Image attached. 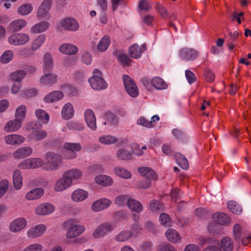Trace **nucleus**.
Wrapping results in <instances>:
<instances>
[{
	"label": "nucleus",
	"instance_id": "4c0bfd02",
	"mask_svg": "<svg viewBox=\"0 0 251 251\" xmlns=\"http://www.w3.org/2000/svg\"><path fill=\"white\" fill-rule=\"evenodd\" d=\"M176 160L179 166L184 170H187L189 168V163L187 159L181 154H176Z\"/></svg>",
	"mask_w": 251,
	"mask_h": 251
},
{
	"label": "nucleus",
	"instance_id": "680f3d73",
	"mask_svg": "<svg viewBox=\"0 0 251 251\" xmlns=\"http://www.w3.org/2000/svg\"><path fill=\"white\" fill-rule=\"evenodd\" d=\"M9 183L7 180H4L0 182V198H1L8 190Z\"/></svg>",
	"mask_w": 251,
	"mask_h": 251
},
{
	"label": "nucleus",
	"instance_id": "3c124183",
	"mask_svg": "<svg viewBox=\"0 0 251 251\" xmlns=\"http://www.w3.org/2000/svg\"><path fill=\"white\" fill-rule=\"evenodd\" d=\"M60 88L66 94L69 95L76 96L78 94V92L75 88L68 84L62 85Z\"/></svg>",
	"mask_w": 251,
	"mask_h": 251
},
{
	"label": "nucleus",
	"instance_id": "338daca9",
	"mask_svg": "<svg viewBox=\"0 0 251 251\" xmlns=\"http://www.w3.org/2000/svg\"><path fill=\"white\" fill-rule=\"evenodd\" d=\"M102 169L100 165H93L88 168V171L90 173H99L102 172Z\"/></svg>",
	"mask_w": 251,
	"mask_h": 251
},
{
	"label": "nucleus",
	"instance_id": "5fc2aeb1",
	"mask_svg": "<svg viewBox=\"0 0 251 251\" xmlns=\"http://www.w3.org/2000/svg\"><path fill=\"white\" fill-rule=\"evenodd\" d=\"M118 61L125 67L130 65L131 60L129 58L128 55L124 53H120L118 56Z\"/></svg>",
	"mask_w": 251,
	"mask_h": 251
},
{
	"label": "nucleus",
	"instance_id": "aec40b11",
	"mask_svg": "<svg viewBox=\"0 0 251 251\" xmlns=\"http://www.w3.org/2000/svg\"><path fill=\"white\" fill-rule=\"evenodd\" d=\"M52 5L51 0H44L37 12L38 17H42L47 15Z\"/></svg>",
	"mask_w": 251,
	"mask_h": 251
},
{
	"label": "nucleus",
	"instance_id": "774afa93",
	"mask_svg": "<svg viewBox=\"0 0 251 251\" xmlns=\"http://www.w3.org/2000/svg\"><path fill=\"white\" fill-rule=\"evenodd\" d=\"M159 248L160 251H176L175 248L169 244H161Z\"/></svg>",
	"mask_w": 251,
	"mask_h": 251
},
{
	"label": "nucleus",
	"instance_id": "09e8293b",
	"mask_svg": "<svg viewBox=\"0 0 251 251\" xmlns=\"http://www.w3.org/2000/svg\"><path fill=\"white\" fill-rule=\"evenodd\" d=\"M26 107L24 105H21L19 106L15 112V117L16 119H20L22 120L23 122V120L25 119L26 115Z\"/></svg>",
	"mask_w": 251,
	"mask_h": 251
},
{
	"label": "nucleus",
	"instance_id": "c03bdc74",
	"mask_svg": "<svg viewBox=\"0 0 251 251\" xmlns=\"http://www.w3.org/2000/svg\"><path fill=\"white\" fill-rule=\"evenodd\" d=\"M35 114L38 120L44 123H47L49 121V115L44 110L38 109L35 111Z\"/></svg>",
	"mask_w": 251,
	"mask_h": 251
},
{
	"label": "nucleus",
	"instance_id": "412c9836",
	"mask_svg": "<svg viewBox=\"0 0 251 251\" xmlns=\"http://www.w3.org/2000/svg\"><path fill=\"white\" fill-rule=\"evenodd\" d=\"M54 210L52 205L50 203H43L39 205L35 209V212L38 215H45L50 214Z\"/></svg>",
	"mask_w": 251,
	"mask_h": 251
},
{
	"label": "nucleus",
	"instance_id": "0eeeda50",
	"mask_svg": "<svg viewBox=\"0 0 251 251\" xmlns=\"http://www.w3.org/2000/svg\"><path fill=\"white\" fill-rule=\"evenodd\" d=\"M51 71H44V75L41 77L40 82L46 86H51L56 83L57 76L50 72Z\"/></svg>",
	"mask_w": 251,
	"mask_h": 251
},
{
	"label": "nucleus",
	"instance_id": "603ef678",
	"mask_svg": "<svg viewBox=\"0 0 251 251\" xmlns=\"http://www.w3.org/2000/svg\"><path fill=\"white\" fill-rule=\"evenodd\" d=\"M99 141L102 144L109 145L115 143L117 141V139L114 136L106 135L100 137Z\"/></svg>",
	"mask_w": 251,
	"mask_h": 251
},
{
	"label": "nucleus",
	"instance_id": "9d476101",
	"mask_svg": "<svg viewBox=\"0 0 251 251\" xmlns=\"http://www.w3.org/2000/svg\"><path fill=\"white\" fill-rule=\"evenodd\" d=\"M179 54L181 58L188 61L195 59L198 55V52L193 49L184 48L179 50Z\"/></svg>",
	"mask_w": 251,
	"mask_h": 251
},
{
	"label": "nucleus",
	"instance_id": "864d4df0",
	"mask_svg": "<svg viewBox=\"0 0 251 251\" xmlns=\"http://www.w3.org/2000/svg\"><path fill=\"white\" fill-rule=\"evenodd\" d=\"M132 236V232L129 231H124L116 236L117 241L123 242L128 240Z\"/></svg>",
	"mask_w": 251,
	"mask_h": 251
},
{
	"label": "nucleus",
	"instance_id": "473e14b6",
	"mask_svg": "<svg viewBox=\"0 0 251 251\" xmlns=\"http://www.w3.org/2000/svg\"><path fill=\"white\" fill-rule=\"evenodd\" d=\"M95 181L97 183L104 186L111 185L113 182L110 177L105 175H99L96 176Z\"/></svg>",
	"mask_w": 251,
	"mask_h": 251
},
{
	"label": "nucleus",
	"instance_id": "0e129e2a",
	"mask_svg": "<svg viewBox=\"0 0 251 251\" xmlns=\"http://www.w3.org/2000/svg\"><path fill=\"white\" fill-rule=\"evenodd\" d=\"M105 116L107 119L108 123L111 124V125H117V119L114 114L111 113H106Z\"/></svg>",
	"mask_w": 251,
	"mask_h": 251
},
{
	"label": "nucleus",
	"instance_id": "49530a36",
	"mask_svg": "<svg viewBox=\"0 0 251 251\" xmlns=\"http://www.w3.org/2000/svg\"><path fill=\"white\" fill-rule=\"evenodd\" d=\"M63 149L64 150H68L72 152L76 153L79 151L81 149V146L79 143H65L63 145Z\"/></svg>",
	"mask_w": 251,
	"mask_h": 251
},
{
	"label": "nucleus",
	"instance_id": "37998d69",
	"mask_svg": "<svg viewBox=\"0 0 251 251\" xmlns=\"http://www.w3.org/2000/svg\"><path fill=\"white\" fill-rule=\"evenodd\" d=\"M116 156L119 160H128L131 159L132 154L126 150L120 149L117 151Z\"/></svg>",
	"mask_w": 251,
	"mask_h": 251
},
{
	"label": "nucleus",
	"instance_id": "a211bd4d",
	"mask_svg": "<svg viewBox=\"0 0 251 251\" xmlns=\"http://www.w3.org/2000/svg\"><path fill=\"white\" fill-rule=\"evenodd\" d=\"M32 153V149L30 147H23L13 153V156L17 159L24 158L30 156Z\"/></svg>",
	"mask_w": 251,
	"mask_h": 251
},
{
	"label": "nucleus",
	"instance_id": "79ce46f5",
	"mask_svg": "<svg viewBox=\"0 0 251 251\" xmlns=\"http://www.w3.org/2000/svg\"><path fill=\"white\" fill-rule=\"evenodd\" d=\"M110 43V39L108 36H104L99 42L97 49L101 52L104 51L108 47Z\"/></svg>",
	"mask_w": 251,
	"mask_h": 251
},
{
	"label": "nucleus",
	"instance_id": "13d9d810",
	"mask_svg": "<svg viewBox=\"0 0 251 251\" xmlns=\"http://www.w3.org/2000/svg\"><path fill=\"white\" fill-rule=\"evenodd\" d=\"M156 8L162 18L166 19L169 17V13L166 8L162 4L159 3H157Z\"/></svg>",
	"mask_w": 251,
	"mask_h": 251
},
{
	"label": "nucleus",
	"instance_id": "39448f33",
	"mask_svg": "<svg viewBox=\"0 0 251 251\" xmlns=\"http://www.w3.org/2000/svg\"><path fill=\"white\" fill-rule=\"evenodd\" d=\"M29 40L28 35L25 33H15L9 38L10 44L15 45H22L27 43Z\"/></svg>",
	"mask_w": 251,
	"mask_h": 251
},
{
	"label": "nucleus",
	"instance_id": "69168bd1",
	"mask_svg": "<svg viewBox=\"0 0 251 251\" xmlns=\"http://www.w3.org/2000/svg\"><path fill=\"white\" fill-rule=\"evenodd\" d=\"M43 249V246L38 244L30 245L25 248L23 251H41Z\"/></svg>",
	"mask_w": 251,
	"mask_h": 251
},
{
	"label": "nucleus",
	"instance_id": "8fccbe9b",
	"mask_svg": "<svg viewBox=\"0 0 251 251\" xmlns=\"http://www.w3.org/2000/svg\"><path fill=\"white\" fill-rule=\"evenodd\" d=\"M150 209L153 212H160L163 210V206L160 201L153 200L150 203Z\"/></svg>",
	"mask_w": 251,
	"mask_h": 251
},
{
	"label": "nucleus",
	"instance_id": "dca6fc26",
	"mask_svg": "<svg viewBox=\"0 0 251 251\" xmlns=\"http://www.w3.org/2000/svg\"><path fill=\"white\" fill-rule=\"evenodd\" d=\"M46 230V227L43 225H38L31 227L27 232L29 238H34L42 235Z\"/></svg>",
	"mask_w": 251,
	"mask_h": 251
},
{
	"label": "nucleus",
	"instance_id": "4be33fe9",
	"mask_svg": "<svg viewBox=\"0 0 251 251\" xmlns=\"http://www.w3.org/2000/svg\"><path fill=\"white\" fill-rule=\"evenodd\" d=\"M218 245L221 251H232L234 248L233 243L228 237H223Z\"/></svg>",
	"mask_w": 251,
	"mask_h": 251
},
{
	"label": "nucleus",
	"instance_id": "58836bf2",
	"mask_svg": "<svg viewBox=\"0 0 251 251\" xmlns=\"http://www.w3.org/2000/svg\"><path fill=\"white\" fill-rule=\"evenodd\" d=\"M151 85L158 90L166 89L167 86L165 82L159 77H155L152 79Z\"/></svg>",
	"mask_w": 251,
	"mask_h": 251
},
{
	"label": "nucleus",
	"instance_id": "c9c22d12",
	"mask_svg": "<svg viewBox=\"0 0 251 251\" xmlns=\"http://www.w3.org/2000/svg\"><path fill=\"white\" fill-rule=\"evenodd\" d=\"M53 58L50 53H46L44 56V71H51L53 68Z\"/></svg>",
	"mask_w": 251,
	"mask_h": 251
},
{
	"label": "nucleus",
	"instance_id": "f03ea898",
	"mask_svg": "<svg viewBox=\"0 0 251 251\" xmlns=\"http://www.w3.org/2000/svg\"><path fill=\"white\" fill-rule=\"evenodd\" d=\"M75 220L70 219L64 223V227L68 228L66 233V237L68 238L78 236L84 230V227L83 226L76 225L75 224Z\"/></svg>",
	"mask_w": 251,
	"mask_h": 251
},
{
	"label": "nucleus",
	"instance_id": "7c9ffc66",
	"mask_svg": "<svg viewBox=\"0 0 251 251\" xmlns=\"http://www.w3.org/2000/svg\"><path fill=\"white\" fill-rule=\"evenodd\" d=\"M22 180V173L19 170H16L13 175V183L16 189L19 190L21 188L23 185Z\"/></svg>",
	"mask_w": 251,
	"mask_h": 251
},
{
	"label": "nucleus",
	"instance_id": "e433bc0d",
	"mask_svg": "<svg viewBox=\"0 0 251 251\" xmlns=\"http://www.w3.org/2000/svg\"><path fill=\"white\" fill-rule=\"evenodd\" d=\"M114 171L117 176L126 179L131 177V173L124 168L117 167L114 169Z\"/></svg>",
	"mask_w": 251,
	"mask_h": 251
},
{
	"label": "nucleus",
	"instance_id": "393cba45",
	"mask_svg": "<svg viewBox=\"0 0 251 251\" xmlns=\"http://www.w3.org/2000/svg\"><path fill=\"white\" fill-rule=\"evenodd\" d=\"M27 25L26 22L24 19H18L12 22L9 26L11 31H17L22 30Z\"/></svg>",
	"mask_w": 251,
	"mask_h": 251
},
{
	"label": "nucleus",
	"instance_id": "bb28decb",
	"mask_svg": "<svg viewBox=\"0 0 251 251\" xmlns=\"http://www.w3.org/2000/svg\"><path fill=\"white\" fill-rule=\"evenodd\" d=\"M88 193L81 189L75 190L72 194V199L75 201H80L88 197Z\"/></svg>",
	"mask_w": 251,
	"mask_h": 251
},
{
	"label": "nucleus",
	"instance_id": "de8ad7c7",
	"mask_svg": "<svg viewBox=\"0 0 251 251\" xmlns=\"http://www.w3.org/2000/svg\"><path fill=\"white\" fill-rule=\"evenodd\" d=\"M227 206L229 210L236 214H240L242 211V208L235 201H230L228 202Z\"/></svg>",
	"mask_w": 251,
	"mask_h": 251
},
{
	"label": "nucleus",
	"instance_id": "6e6552de",
	"mask_svg": "<svg viewBox=\"0 0 251 251\" xmlns=\"http://www.w3.org/2000/svg\"><path fill=\"white\" fill-rule=\"evenodd\" d=\"M89 83L94 90H102L107 87V83L100 77L98 76H92L89 79Z\"/></svg>",
	"mask_w": 251,
	"mask_h": 251
},
{
	"label": "nucleus",
	"instance_id": "2eb2a0df",
	"mask_svg": "<svg viewBox=\"0 0 251 251\" xmlns=\"http://www.w3.org/2000/svg\"><path fill=\"white\" fill-rule=\"evenodd\" d=\"M4 141L7 144L16 145L24 143L25 138L22 135L14 134L5 136Z\"/></svg>",
	"mask_w": 251,
	"mask_h": 251
},
{
	"label": "nucleus",
	"instance_id": "9b49d317",
	"mask_svg": "<svg viewBox=\"0 0 251 251\" xmlns=\"http://www.w3.org/2000/svg\"><path fill=\"white\" fill-rule=\"evenodd\" d=\"M113 229V227L108 223L101 224L94 231L93 235L95 238L102 237Z\"/></svg>",
	"mask_w": 251,
	"mask_h": 251
},
{
	"label": "nucleus",
	"instance_id": "423d86ee",
	"mask_svg": "<svg viewBox=\"0 0 251 251\" xmlns=\"http://www.w3.org/2000/svg\"><path fill=\"white\" fill-rule=\"evenodd\" d=\"M60 25L65 30L76 31L78 29V23L74 18H64L60 21Z\"/></svg>",
	"mask_w": 251,
	"mask_h": 251
},
{
	"label": "nucleus",
	"instance_id": "cd10ccee",
	"mask_svg": "<svg viewBox=\"0 0 251 251\" xmlns=\"http://www.w3.org/2000/svg\"><path fill=\"white\" fill-rule=\"evenodd\" d=\"M127 205L130 210L137 213L141 212L143 209L142 204L139 201L132 199L127 200Z\"/></svg>",
	"mask_w": 251,
	"mask_h": 251
},
{
	"label": "nucleus",
	"instance_id": "e2e57ef3",
	"mask_svg": "<svg viewBox=\"0 0 251 251\" xmlns=\"http://www.w3.org/2000/svg\"><path fill=\"white\" fill-rule=\"evenodd\" d=\"M170 220L169 216L165 213H162L160 216L159 220L162 225L169 226L170 225Z\"/></svg>",
	"mask_w": 251,
	"mask_h": 251
},
{
	"label": "nucleus",
	"instance_id": "bf43d9fd",
	"mask_svg": "<svg viewBox=\"0 0 251 251\" xmlns=\"http://www.w3.org/2000/svg\"><path fill=\"white\" fill-rule=\"evenodd\" d=\"M69 129L74 130H81L83 129V125L81 123L70 121L67 123Z\"/></svg>",
	"mask_w": 251,
	"mask_h": 251
},
{
	"label": "nucleus",
	"instance_id": "c85d7f7f",
	"mask_svg": "<svg viewBox=\"0 0 251 251\" xmlns=\"http://www.w3.org/2000/svg\"><path fill=\"white\" fill-rule=\"evenodd\" d=\"M74 114L73 106L71 103H67L63 106L62 110V116L66 120L71 119Z\"/></svg>",
	"mask_w": 251,
	"mask_h": 251
},
{
	"label": "nucleus",
	"instance_id": "052dcab7",
	"mask_svg": "<svg viewBox=\"0 0 251 251\" xmlns=\"http://www.w3.org/2000/svg\"><path fill=\"white\" fill-rule=\"evenodd\" d=\"M46 39V36L44 34L39 35L34 41L33 43V49H37L39 48L44 42Z\"/></svg>",
	"mask_w": 251,
	"mask_h": 251
},
{
	"label": "nucleus",
	"instance_id": "72a5a7b5",
	"mask_svg": "<svg viewBox=\"0 0 251 251\" xmlns=\"http://www.w3.org/2000/svg\"><path fill=\"white\" fill-rule=\"evenodd\" d=\"M142 49L137 44H134L129 48V54L131 57L137 59L141 57Z\"/></svg>",
	"mask_w": 251,
	"mask_h": 251
},
{
	"label": "nucleus",
	"instance_id": "f3484780",
	"mask_svg": "<svg viewBox=\"0 0 251 251\" xmlns=\"http://www.w3.org/2000/svg\"><path fill=\"white\" fill-rule=\"evenodd\" d=\"M138 172L142 176L148 180H155L157 179V175L151 169L148 167H140L138 169Z\"/></svg>",
	"mask_w": 251,
	"mask_h": 251
},
{
	"label": "nucleus",
	"instance_id": "a19ab883",
	"mask_svg": "<svg viewBox=\"0 0 251 251\" xmlns=\"http://www.w3.org/2000/svg\"><path fill=\"white\" fill-rule=\"evenodd\" d=\"M26 73L24 70H18L10 75V79L14 82H20L25 76Z\"/></svg>",
	"mask_w": 251,
	"mask_h": 251
},
{
	"label": "nucleus",
	"instance_id": "4468645a",
	"mask_svg": "<svg viewBox=\"0 0 251 251\" xmlns=\"http://www.w3.org/2000/svg\"><path fill=\"white\" fill-rule=\"evenodd\" d=\"M111 204V201L107 199H101L94 201L92 209L95 211H100L107 208Z\"/></svg>",
	"mask_w": 251,
	"mask_h": 251
},
{
	"label": "nucleus",
	"instance_id": "5701e85b",
	"mask_svg": "<svg viewBox=\"0 0 251 251\" xmlns=\"http://www.w3.org/2000/svg\"><path fill=\"white\" fill-rule=\"evenodd\" d=\"M48 133L45 130L37 129L32 131L28 138L31 140L39 142L45 139Z\"/></svg>",
	"mask_w": 251,
	"mask_h": 251
},
{
	"label": "nucleus",
	"instance_id": "a18cd8bd",
	"mask_svg": "<svg viewBox=\"0 0 251 251\" xmlns=\"http://www.w3.org/2000/svg\"><path fill=\"white\" fill-rule=\"evenodd\" d=\"M29 169H34L40 167L44 164V161L41 158H33L28 159Z\"/></svg>",
	"mask_w": 251,
	"mask_h": 251
},
{
	"label": "nucleus",
	"instance_id": "f257e3e1",
	"mask_svg": "<svg viewBox=\"0 0 251 251\" xmlns=\"http://www.w3.org/2000/svg\"><path fill=\"white\" fill-rule=\"evenodd\" d=\"M82 175V172L76 169L66 171L62 177L56 183L55 190L61 191L66 189L71 185L73 180L80 178Z\"/></svg>",
	"mask_w": 251,
	"mask_h": 251
},
{
	"label": "nucleus",
	"instance_id": "6e6d98bb",
	"mask_svg": "<svg viewBox=\"0 0 251 251\" xmlns=\"http://www.w3.org/2000/svg\"><path fill=\"white\" fill-rule=\"evenodd\" d=\"M13 57V53L11 50H6L3 53L0 57V61L3 63H7L10 62Z\"/></svg>",
	"mask_w": 251,
	"mask_h": 251
},
{
	"label": "nucleus",
	"instance_id": "4d7b16f0",
	"mask_svg": "<svg viewBox=\"0 0 251 251\" xmlns=\"http://www.w3.org/2000/svg\"><path fill=\"white\" fill-rule=\"evenodd\" d=\"M241 226L236 224L233 228V235L234 239L238 243H239L241 237Z\"/></svg>",
	"mask_w": 251,
	"mask_h": 251
},
{
	"label": "nucleus",
	"instance_id": "20e7f679",
	"mask_svg": "<svg viewBox=\"0 0 251 251\" xmlns=\"http://www.w3.org/2000/svg\"><path fill=\"white\" fill-rule=\"evenodd\" d=\"M123 81L126 92L132 97H137L139 94L138 89L133 79L125 75L123 76Z\"/></svg>",
	"mask_w": 251,
	"mask_h": 251
},
{
	"label": "nucleus",
	"instance_id": "b1692460",
	"mask_svg": "<svg viewBox=\"0 0 251 251\" xmlns=\"http://www.w3.org/2000/svg\"><path fill=\"white\" fill-rule=\"evenodd\" d=\"M212 219L217 224L223 225H227L230 221L229 217L226 214L221 212L214 213L212 216Z\"/></svg>",
	"mask_w": 251,
	"mask_h": 251
},
{
	"label": "nucleus",
	"instance_id": "6ab92c4d",
	"mask_svg": "<svg viewBox=\"0 0 251 251\" xmlns=\"http://www.w3.org/2000/svg\"><path fill=\"white\" fill-rule=\"evenodd\" d=\"M64 97L62 91H54L48 94L44 98V100L47 103H52L61 100Z\"/></svg>",
	"mask_w": 251,
	"mask_h": 251
},
{
	"label": "nucleus",
	"instance_id": "ddd939ff",
	"mask_svg": "<svg viewBox=\"0 0 251 251\" xmlns=\"http://www.w3.org/2000/svg\"><path fill=\"white\" fill-rule=\"evenodd\" d=\"M26 225V221L24 218H18L10 224L9 229L12 232H17L25 228Z\"/></svg>",
	"mask_w": 251,
	"mask_h": 251
},
{
	"label": "nucleus",
	"instance_id": "ea45409f",
	"mask_svg": "<svg viewBox=\"0 0 251 251\" xmlns=\"http://www.w3.org/2000/svg\"><path fill=\"white\" fill-rule=\"evenodd\" d=\"M33 9L32 6L30 3H26L21 5L17 9V13L22 16L27 15L29 14Z\"/></svg>",
	"mask_w": 251,
	"mask_h": 251
},
{
	"label": "nucleus",
	"instance_id": "1a4fd4ad",
	"mask_svg": "<svg viewBox=\"0 0 251 251\" xmlns=\"http://www.w3.org/2000/svg\"><path fill=\"white\" fill-rule=\"evenodd\" d=\"M23 122L20 119H15L8 121L4 126L3 130L6 132L17 131L22 126Z\"/></svg>",
	"mask_w": 251,
	"mask_h": 251
},
{
	"label": "nucleus",
	"instance_id": "7ed1b4c3",
	"mask_svg": "<svg viewBox=\"0 0 251 251\" xmlns=\"http://www.w3.org/2000/svg\"><path fill=\"white\" fill-rule=\"evenodd\" d=\"M47 165L48 166L47 169L49 171L57 170L61 165L62 160L60 155L51 151H48L45 155Z\"/></svg>",
	"mask_w": 251,
	"mask_h": 251
},
{
	"label": "nucleus",
	"instance_id": "f704fd0d",
	"mask_svg": "<svg viewBox=\"0 0 251 251\" xmlns=\"http://www.w3.org/2000/svg\"><path fill=\"white\" fill-rule=\"evenodd\" d=\"M50 24L47 21H42L32 26L31 31H45L48 29Z\"/></svg>",
	"mask_w": 251,
	"mask_h": 251
},
{
	"label": "nucleus",
	"instance_id": "f8f14e48",
	"mask_svg": "<svg viewBox=\"0 0 251 251\" xmlns=\"http://www.w3.org/2000/svg\"><path fill=\"white\" fill-rule=\"evenodd\" d=\"M84 117L87 126L92 130H95L97 129L96 118L93 112L89 109L86 110Z\"/></svg>",
	"mask_w": 251,
	"mask_h": 251
},
{
	"label": "nucleus",
	"instance_id": "a878e982",
	"mask_svg": "<svg viewBox=\"0 0 251 251\" xmlns=\"http://www.w3.org/2000/svg\"><path fill=\"white\" fill-rule=\"evenodd\" d=\"M44 193V189L42 188H36L30 190L25 195L26 199L33 200L40 198Z\"/></svg>",
	"mask_w": 251,
	"mask_h": 251
},
{
	"label": "nucleus",
	"instance_id": "2f4dec72",
	"mask_svg": "<svg viewBox=\"0 0 251 251\" xmlns=\"http://www.w3.org/2000/svg\"><path fill=\"white\" fill-rule=\"evenodd\" d=\"M165 235L167 239L174 243H176L180 240L179 233L175 229H168L165 232Z\"/></svg>",
	"mask_w": 251,
	"mask_h": 251
},
{
	"label": "nucleus",
	"instance_id": "c756f323",
	"mask_svg": "<svg viewBox=\"0 0 251 251\" xmlns=\"http://www.w3.org/2000/svg\"><path fill=\"white\" fill-rule=\"evenodd\" d=\"M59 50L63 53L74 54L77 52L78 49L74 45L69 44H64L60 46Z\"/></svg>",
	"mask_w": 251,
	"mask_h": 251
}]
</instances>
